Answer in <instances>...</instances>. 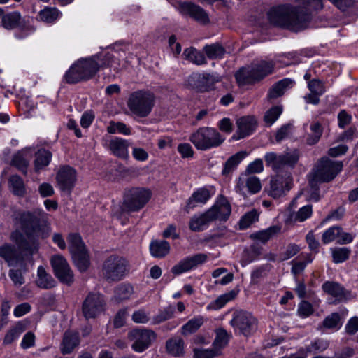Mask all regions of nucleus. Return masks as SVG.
I'll return each instance as SVG.
<instances>
[{
  "mask_svg": "<svg viewBox=\"0 0 358 358\" xmlns=\"http://www.w3.org/2000/svg\"><path fill=\"white\" fill-rule=\"evenodd\" d=\"M329 347V342L321 339V338H317L311 343L306 346V353L310 354H316L319 352H322L326 349H327Z\"/></svg>",
  "mask_w": 358,
  "mask_h": 358,
  "instance_id": "603ef678",
  "label": "nucleus"
},
{
  "mask_svg": "<svg viewBox=\"0 0 358 358\" xmlns=\"http://www.w3.org/2000/svg\"><path fill=\"white\" fill-rule=\"evenodd\" d=\"M231 335L229 334L224 329L220 328L216 330V336L213 343L215 349L219 350L220 354L221 350L227 345Z\"/></svg>",
  "mask_w": 358,
  "mask_h": 358,
  "instance_id": "49530a36",
  "label": "nucleus"
},
{
  "mask_svg": "<svg viewBox=\"0 0 358 358\" xmlns=\"http://www.w3.org/2000/svg\"><path fill=\"white\" fill-rule=\"evenodd\" d=\"M212 195L213 194L206 187L196 188L186 201L184 210L188 213L195 207L206 204L212 197Z\"/></svg>",
  "mask_w": 358,
  "mask_h": 358,
  "instance_id": "412c9836",
  "label": "nucleus"
},
{
  "mask_svg": "<svg viewBox=\"0 0 358 358\" xmlns=\"http://www.w3.org/2000/svg\"><path fill=\"white\" fill-rule=\"evenodd\" d=\"M313 214V207L310 204H307L299 209L296 215L295 220L302 222L310 218Z\"/></svg>",
  "mask_w": 358,
  "mask_h": 358,
  "instance_id": "bf43d9fd",
  "label": "nucleus"
},
{
  "mask_svg": "<svg viewBox=\"0 0 358 358\" xmlns=\"http://www.w3.org/2000/svg\"><path fill=\"white\" fill-rule=\"evenodd\" d=\"M263 247L258 242H253L248 248H245L242 253L241 264L243 267L259 259L262 255Z\"/></svg>",
  "mask_w": 358,
  "mask_h": 358,
  "instance_id": "b1692460",
  "label": "nucleus"
},
{
  "mask_svg": "<svg viewBox=\"0 0 358 358\" xmlns=\"http://www.w3.org/2000/svg\"><path fill=\"white\" fill-rule=\"evenodd\" d=\"M8 186L12 194L18 197H24L27 188L24 180L17 174L12 175L8 178Z\"/></svg>",
  "mask_w": 358,
  "mask_h": 358,
  "instance_id": "f704fd0d",
  "label": "nucleus"
},
{
  "mask_svg": "<svg viewBox=\"0 0 358 358\" xmlns=\"http://www.w3.org/2000/svg\"><path fill=\"white\" fill-rule=\"evenodd\" d=\"M183 54L186 59L196 65H203L207 63L205 55L194 47L186 48Z\"/></svg>",
  "mask_w": 358,
  "mask_h": 358,
  "instance_id": "79ce46f5",
  "label": "nucleus"
},
{
  "mask_svg": "<svg viewBox=\"0 0 358 358\" xmlns=\"http://www.w3.org/2000/svg\"><path fill=\"white\" fill-rule=\"evenodd\" d=\"M133 293L134 287L131 284L124 282L121 283L115 289V299L118 302L127 300Z\"/></svg>",
  "mask_w": 358,
  "mask_h": 358,
  "instance_id": "4c0bfd02",
  "label": "nucleus"
},
{
  "mask_svg": "<svg viewBox=\"0 0 358 358\" xmlns=\"http://www.w3.org/2000/svg\"><path fill=\"white\" fill-rule=\"evenodd\" d=\"M274 68L273 62L266 60L262 61L252 68L242 66L235 73V80L239 87L254 85L272 74Z\"/></svg>",
  "mask_w": 358,
  "mask_h": 358,
  "instance_id": "20e7f679",
  "label": "nucleus"
},
{
  "mask_svg": "<svg viewBox=\"0 0 358 358\" xmlns=\"http://www.w3.org/2000/svg\"><path fill=\"white\" fill-rule=\"evenodd\" d=\"M50 265L55 276L61 283L68 286L72 285L74 281V274L63 255H52L50 259Z\"/></svg>",
  "mask_w": 358,
  "mask_h": 358,
  "instance_id": "2eb2a0df",
  "label": "nucleus"
},
{
  "mask_svg": "<svg viewBox=\"0 0 358 358\" xmlns=\"http://www.w3.org/2000/svg\"><path fill=\"white\" fill-rule=\"evenodd\" d=\"M76 169L69 165H61L56 173L55 181L57 187L62 193L71 194L77 181Z\"/></svg>",
  "mask_w": 358,
  "mask_h": 358,
  "instance_id": "4468645a",
  "label": "nucleus"
},
{
  "mask_svg": "<svg viewBox=\"0 0 358 358\" xmlns=\"http://www.w3.org/2000/svg\"><path fill=\"white\" fill-rule=\"evenodd\" d=\"M152 192L143 187H130L124 189L122 202L120 207L121 213L131 214L141 211L152 198Z\"/></svg>",
  "mask_w": 358,
  "mask_h": 358,
  "instance_id": "7ed1b4c3",
  "label": "nucleus"
},
{
  "mask_svg": "<svg viewBox=\"0 0 358 358\" xmlns=\"http://www.w3.org/2000/svg\"><path fill=\"white\" fill-rule=\"evenodd\" d=\"M66 239L73 264L79 272H86L91 266L90 255L81 235L78 232H70Z\"/></svg>",
  "mask_w": 358,
  "mask_h": 358,
  "instance_id": "39448f33",
  "label": "nucleus"
},
{
  "mask_svg": "<svg viewBox=\"0 0 358 358\" xmlns=\"http://www.w3.org/2000/svg\"><path fill=\"white\" fill-rule=\"evenodd\" d=\"M231 214V208L229 207L228 211L226 213H221L219 208L209 209L205 213L201 214L199 216H193L189 222V228L191 231L194 232L202 231L205 229V226L208 225L209 222L219 219L222 221H227Z\"/></svg>",
  "mask_w": 358,
  "mask_h": 358,
  "instance_id": "ddd939ff",
  "label": "nucleus"
},
{
  "mask_svg": "<svg viewBox=\"0 0 358 358\" xmlns=\"http://www.w3.org/2000/svg\"><path fill=\"white\" fill-rule=\"evenodd\" d=\"M60 13L55 7H45L38 13V17L43 22L52 23L59 17Z\"/></svg>",
  "mask_w": 358,
  "mask_h": 358,
  "instance_id": "09e8293b",
  "label": "nucleus"
},
{
  "mask_svg": "<svg viewBox=\"0 0 358 358\" xmlns=\"http://www.w3.org/2000/svg\"><path fill=\"white\" fill-rule=\"evenodd\" d=\"M76 62L86 82L93 79L100 71L99 63L96 61V56L80 57Z\"/></svg>",
  "mask_w": 358,
  "mask_h": 358,
  "instance_id": "4be33fe9",
  "label": "nucleus"
},
{
  "mask_svg": "<svg viewBox=\"0 0 358 358\" xmlns=\"http://www.w3.org/2000/svg\"><path fill=\"white\" fill-rule=\"evenodd\" d=\"M264 170V164L262 159H256L253 162H250L247 168L246 172L249 174L259 173Z\"/></svg>",
  "mask_w": 358,
  "mask_h": 358,
  "instance_id": "69168bd1",
  "label": "nucleus"
},
{
  "mask_svg": "<svg viewBox=\"0 0 358 358\" xmlns=\"http://www.w3.org/2000/svg\"><path fill=\"white\" fill-rule=\"evenodd\" d=\"M342 227L339 225H334L327 229L322 236V242L324 244H329L336 238L339 235V231H341Z\"/></svg>",
  "mask_w": 358,
  "mask_h": 358,
  "instance_id": "8fccbe9b",
  "label": "nucleus"
},
{
  "mask_svg": "<svg viewBox=\"0 0 358 358\" xmlns=\"http://www.w3.org/2000/svg\"><path fill=\"white\" fill-rule=\"evenodd\" d=\"M155 103V96L148 90H138L131 92L127 104L130 112L141 118L147 117Z\"/></svg>",
  "mask_w": 358,
  "mask_h": 358,
  "instance_id": "0eeeda50",
  "label": "nucleus"
},
{
  "mask_svg": "<svg viewBox=\"0 0 358 358\" xmlns=\"http://www.w3.org/2000/svg\"><path fill=\"white\" fill-rule=\"evenodd\" d=\"M101 272L108 282H119L124 280L129 273L130 263L126 257L112 254L103 262Z\"/></svg>",
  "mask_w": 358,
  "mask_h": 358,
  "instance_id": "423d86ee",
  "label": "nucleus"
},
{
  "mask_svg": "<svg viewBox=\"0 0 358 358\" xmlns=\"http://www.w3.org/2000/svg\"><path fill=\"white\" fill-rule=\"evenodd\" d=\"M150 255L155 258H164L170 252L171 246L166 240H153L150 243Z\"/></svg>",
  "mask_w": 358,
  "mask_h": 358,
  "instance_id": "2f4dec72",
  "label": "nucleus"
},
{
  "mask_svg": "<svg viewBox=\"0 0 358 358\" xmlns=\"http://www.w3.org/2000/svg\"><path fill=\"white\" fill-rule=\"evenodd\" d=\"M301 248L299 245L296 243H289L287 246L286 247V249L284 252H282L278 255V261L279 262H284L287 261L296 255H297Z\"/></svg>",
  "mask_w": 358,
  "mask_h": 358,
  "instance_id": "5fc2aeb1",
  "label": "nucleus"
},
{
  "mask_svg": "<svg viewBox=\"0 0 358 358\" xmlns=\"http://www.w3.org/2000/svg\"><path fill=\"white\" fill-rule=\"evenodd\" d=\"M27 324L24 322H18L13 328H11L6 334L3 343L10 344L15 341L19 336L26 330Z\"/></svg>",
  "mask_w": 358,
  "mask_h": 358,
  "instance_id": "ea45409f",
  "label": "nucleus"
},
{
  "mask_svg": "<svg viewBox=\"0 0 358 358\" xmlns=\"http://www.w3.org/2000/svg\"><path fill=\"white\" fill-rule=\"evenodd\" d=\"M245 152L240 151L229 157L223 165L222 175L225 177L229 176L234 171L237 169L238 166L245 157Z\"/></svg>",
  "mask_w": 358,
  "mask_h": 358,
  "instance_id": "473e14b6",
  "label": "nucleus"
},
{
  "mask_svg": "<svg viewBox=\"0 0 358 358\" xmlns=\"http://www.w3.org/2000/svg\"><path fill=\"white\" fill-rule=\"evenodd\" d=\"M38 279L36 285L41 289H51L56 285V281L46 272L43 266H39L37 269Z\"/></svg>",
  "mask_w": 358,
  "mask_h": 358,
  "instance_id": "e433bc0d",
  "label": "nucleus"
},
{
  "mask_svg": "<svg viewBox=\"0 0 358 358\" xmlns=\"http://www.w3.org/2000/svg\"><path fill=\"white\" fill-rule=\"evenodd\" d=\"M237 129L231 138L238 141L253 134L257 127V120L255 115H244L236 120Z\"/></svg>",
  "mask_w": 358,
  "mask_h": 358,
  "instance_id": "f3484780",
  "label": "nucleus"
},
{
  "mask_svg": "<svg viewBox=\"0 0 358 358\" xmlns=\"http://www.w3.org/2000/svg\"><path fill=\"white\" fill-rule=\"evenodd\" d=\"M177 150L182 159L192 158L194 151L192 145L188 143H181L178 145Z\"/></svg>",
  "mask_w": 358,
  "mask_h": 358,
  "instance_id": "e2e57ef3",
  "label": "nucleus"
},
{
  "mask_svg": "<svg viewBox=\"0 0 358 358\" xmlns=\"http://www.w3.org/2000/svg\"><path fill=\"white\" fill-rule=\"evenodd\" d=\"M129 337L135 340L131 345L132 349L137 352H142L148 348L156 335L150 330L135 329L129 334Z\"/></svg>",
  "mask_w": 358,
  "mask_h": 358,
  "instance_id": "6ab92c4d",
  "label": "nucleus"
},
{
  "mask_svg": "<svg viewBox=\"0 0 358 358\" xmlns=\"http://www.w3.org/2000/svg\"><path fill=\"white\" fill-rule=\"evenodd\" d=\"M294 81L289 78H283L274 83L267 92L268 100L276 99L285 94L286 89L292 87Z\"/></svg>",
  "mask_w": 358,
  "mask_h": 358,
  "instance_id": "c85d7f7f",
  "label": "nucleus"
},
{
  "mask_svg": "<svg viewBox=\"0 0 358 358\" xmlns=\"http://www.w3.org/2000/svg\"><path fill=\"white\" fill-rule=\"evenodd\" d=\"M238 291L232 289L218 296L208 306V310H218L223 308L229 301L234 300L238 295Z\"/></svg>",
  "mask_w": 358,
  "mask_h": 358,
  "instance_id": "c9c22d12",
  "label": "nucleus"
},
{
  "mask_svg": "<svg viewBox=\"0 0 358 358\" xmlns=\"http://www.w3.org/2000/svg\"><path fill=\"white\" fill-rule=\"evenodd\" d=\"M93 56H96V59L99 63L100 70L110 67L114 58L113 55L110 52H100Z\"/></svg>",
  "mask_w": 358,
  "mask_h": 358,
  "instance_id": "6e6d98bb",
  "label": "nucleus"
},
{
  "mask_svg": "<svg viewBox=\"0 0 358 358\" xmlns=\"http://www.w3.org/2000/svg\"><path fill=\"white\" fill-rule=\"evenodd\" d=\"M323 326L327 329H338L342 325L340 315H329L323 321Z\"/></svg>",
  "mask_w": 358,
  "mask_h": 358,
  "instance_id": "13d9d810",
  "label": "nucleus"
},
{
  "mask_svg": "<svg viewBox=\"0 0 358 358\" xmlns=\"http://www.w3.org/2000/svg\"><path fill=\"white\" fill-rule=\"evenodd\" d=\"M17 222L20 231L12 234V238L17 245L6 243L0 246V257L8 266L29 259L38 251L39 240L46 239L50 233L48 221L34 211L23 210L19 213Z\"/></svg>",
  "mask_w": 358,
  "mask_h": 358,
  "instance_id": "f257e3e1",
  "label": "nucleus"
},
{
  "mask_svg": "<svg viewBox=\"0 0 358 358\" xmlns=\"http://www.w3.org/2000/svg\"><path fill=\"white\" fill-rule=\"evenodd\" d=\"M259 213L256 209L245 213L238 222L239 229L245 230L259 220Z\"/></svg>",
  "mask_w": 358,
  "mask_h": 358,
  "instance_id": "a18cd8bd",
  "label": "nucleus"
},
{
  "mask_svg": "<svg viewBox=\"0 0 358 358\" xmlns=\"http://www.w3.org/2000/svg\"><path fill=\"white\" fill-rule=\"evenodd\" d=\"M220 81L216 73L194 71L188 76L186 83L189 89L198 93H206L214 91L216 83Z\"/></svg>",
  "mask_w": 358,
  "mask_h": 358,
  "instance_id": "9b49d317",
  "label": "nucleus"
},
{
  "mask_svg": "<svg viewBox=\"0 0 358 358\" xmlns=\"http://www.w3.org/2000/svg\"><path fill=\"white\" fill-rule=\"evenodd\" d=\"M32 20L29 16L22 17L20 12L14 10L3 13L1 26L6 30H17L15 37L24 39L34 31Z\"/></svg>",
  "mask_w": 358,
  "mask_h": 358,
  "instance_id": "6e6552de",
  "label": "nucleus"
},
{
  "mask_svg": "<svg viewBox=\"0 0 358 358\" xmlns=\"http://www.w3.org/2000/svg\"><path fill=\"white\" fill-rule=\"evenodd\" d=\"M246 187L250 194H255L258 193L262 188L259 178L257 176L248 177L246 180Z\"/></svg>",
  "mask_w": 358,
  "mask_h": 358,
  "instance_id": "052dcab7",
  "label": "nucleus"
},
{
  "mask_svg": "<svg viewBox=\"0 0 358 358\" xmlns=\"http://www.w3.org/2000/svg\"><path fill=\"white\" fill-rule=\"evenodd\" d=\"M293 187V177L289 171H278L272 176L268 187H265L268 195L274 199L285 196Z\"/></svg>",
  "mask_w": 358,
  "mask_h": 358,
  "instance_id": "f8f14e48",
  "label": "nucleus"
},
{
  "mask_svg": "<svg viewBox=\"0 0 358 358\" xmlns=\"http://www.w3.org/2000/svg\"><path fill=\"white\" fill-rule=\"evenodd\" d=\"M80 339L78 332L66 331L63 336L60 350L63 355L70 354L80 345Z\"/></svg>",
  "mask_w": 358,
  "mask_h": 358,
  "instance_id": "393cba45",
  "label": "nucleus"
},
{
  "mask_svg": "<svg viewBox=\"0 0 358 358\" xmlns=\"http://www.w3.org/2000/svg\"><path fill=\"white\" fill-rule=\"evenodd\" d=\"M338 126L340 129H345L352 120V115L345 110H341L337 116Z\"/></svg>",
  "mask_w": 358,
  "mask_h": 358,
  "instance_id": "0e129e2a",
  "label": "nucleus"
},
{
  "mask_svg": "<svg viewBox=\"0 0 358 358\" xmlns=\"http://www.w3.org/2000/svg\"><path fill=\"white\" fill-rule=\"evenodd\" d=\"M129 144L127 141L120 137H115L109 142V149L111 153L122 159H127L129 157Z\"/></svg>",
  "mask_w": 358,
  "mask_h": 358,
  "instance_id": "a878e982",
  "label": "nucleus"
},
{
  "mask_svg": "<svg viewBox=\"0 0 358 358\" xmlns=\"http://www.w3.org/2000/svg\"><path fill=\"white\" fill-rule=\"evenodd\" d=\"M220 355L219 350L215 349L213 347L211 349H194V358H213Z\"/></svg>",
  "mask_w": 358,
  "mask_h": 358,
  "instance_id": "4d7b16f0",
  "label": "nucleus"
},
{
  "mask_svg": "<svg viewBox=\"0 0 358 358\" xmlns=\"http://www.w3.org/2000/svg\"><path fill=\"white\" fill-rule=\"evenodd\" d=\"M322 289L324 292L340 300L346 299L348 294L342 285L334 281H325L322 285Z\"/></svg>",
  "mask_w": 358,
  "mask_h": 358,
  "instance_id": "7c9ffc66",
  "label": "nucleus"
},
{
  "mask_svg": "<svg viewBox=\"0 0 358 358\" xmlns=\"http://www.w3.org/2000/svg\"><path fill=\"white\" fill-rule=\"evenodd\" d=\"M62 81V83L71 85L86 82L83 73L78 68L76 60L71 64L69 68L65 71Z\"/></svg>",
  "mask_w": 358,
  "mask_h": 358,
  "instance_id": "bb28decb",
  "label": "nucleus"
},
{
  "mask_svg": "<svg viewBox=\"0 0 358 358\" xmlns=\"http://www.w3.org/2000/svg\"><path fill=\"white\" fill-rule=\"evenodd\" d=\"M106 305L104 295L90 292L83 302L82 313H102L105 311Z\"/></svg>",
  "mask_w": 358,
  "mask_h": 358,
  "instance_id": "aec40b11",
  "label": "nucleus"
},
{
  "mask_svg": "<svg viewBox=\"0 0 358 358\" xmlns=\"http://www.w3.org/2000/svg\"><path fill=\"white\" fill-rule=\"evenodd\" d=\"M52 154L44 148H39L35 152V159L34 161L35 172L38 173L48 166L52 161Z\"/></svg>",
  "mask_w": 358,
  "mask_h": 358,
  "instance_id": "c756f323",
  "label": "nucleus"
},
{
  "mask_svg": "<svg viewBox=\"0 0 358 358\" xmlns=\"http://www.w3.org/2000/svg\"><path fill=\"white\" fill-rule=\"evenodd\" d=\"M11 164L16 167L24 175H27L29 166V162L24 158L22 154L17 152L11 160Z\"/></svg>",
  "mask_w": 358,
  "mask_h": 358,
  "instance_id": "864d4df0",
  "label": "nucleus"
},
{
  "mask_svg": "<svg viewBox=\"0 0 358 358\" xmlns=\"http://www.w3.org/2000/svg\"><path fill=\"white\" fill-rule=\"evenodd\" d=\"M306 242L308 245L309 249L317 254L319 252L320 243L315 237L313 232L309 231L306 236Z\"/></svg>",
  "mask_w": 358,
  "mask_h": 358,
  "instance_id": "338daca9",
  "label": "nucleus"
},
{
  "mask_svg": "<svg viewBox=\"0 0 358 358\" xmlns=\"http://www.w3.org/2000/svg\"><path fill=\"white\" fill-rule=\"evenodd\" d=\"M179 11L182 15L189 16L201 24L209 23L210 20L206 11L193 2H181L179 4Z\"/></svg>",
  "mask_w": 358,
  "mask_h": 358,
  "instance_id": "a211bd4d",
  "label": "nucleus"
},
{
  "mask_svg": "<svg viewBox=\"0 0 358 358\" xmlns=\"http://www.w3.org/2000/svg\"><path fill=\"white\" fill-rule=\"evenodd\" d=\"M332 261L335 264H341L349 259L351 249L347 247L331 248Z\"/></svg>",
  "mask_w": 358,
  "mask_h": 358,
  "instance_id": "37998d69",
  "label": "nucleus"
},
{
  "mask_svg": "<svg viewBox=\"0 0 358 358\" xmlns=\"http://www.w3.org/2000/svg\"><path fill=\"white\" fill-rule=\"evenodd\" d=\"M231 324L245 336H248L257 328L256 319L252 315H236L231 320Z\"/></svg>",
  "mask_w": 358,
  "mask_h": 358,
  "instance_id": "5701e85b",
  "label": "nucleus"
},
{
  "mask_svg": "<svg viewBox=\"0 0 358 358\" xmlns=\"http://www.w3.org/2000/svg\"><path fill=\"white\" fill-rule=\"evenodd\" d=\"M203 323V318L201 316L194 317L182 326V333L184 335L190 334L196 331Z\"/></svg>",
  "mask_w": 358,
  "mask_h": 358,
  "instance_id": "3c124183",
  "label": "nucleus"
},
{
  "mask_svg": "<svg viewBox=\"0 0 358 358\" xmlns=\"http://www.w3.org/2000/svg\"><path fill=\"white\" fill-rule=\"evenodd\" d=\"M184 341L180 337H173L166 341V352L175 357H182L185 354Z\"/></svg>",
  "mask_w": 358,
  "mask_h": 358,
  "instance_id": "72a5a7b5",
  "label": "nucleus"
},
{
  "mask_svg": "<svg viewBox=\"0 0 358 358\" xmlns=\"http://www.w3.org/2000/svg\"><path fill=\"white\" fill-rule=\"evenodd\" d=\"M283 112V107L281 105L273 106L266 111L264 115V121L266 127L273 125L280 117Z\"/></svg>",
  "mask_w": 358,
  "mask_h": 358,
  "instance_id": "a19ab883",
  "label": "nucleus"
},
{
  "mask_svg": "<svg viewBox=\"0 0 358 358\" xmlns=\"http://www.w3.org/2000/svg\"><path fill=\"white\" fill-rule=\"evenodd\" d=\"M281 227L279 225H272L269 227L255 231L250 234L249 238L252 241H258L265 245L269 240L280 234Z\"/></svg>",
  "mask_w": 358,
  "mask_h": 358,
  "instance_id": "cd10ccee",
  "label": "nucleus"
},
{
  "mask_svg": "<svg viewBox=\"0 0 358 358\" xmlns=\"http://www.w3.org/2000/svg\"><path fill=\"white\" fill-rule=\"evenodd\" d=\"M203 51L210 59H222L226 53L224 48L219 43L206 45L203 48Z\"/></svg>",
  "mask_w": 358,
  "mask_h": 358,
  "instance_id": "58836bf2",
  "label": "nucleus"
},
{
  "mask_svg": "<svg viewBox=\"0 0 358 358\" xmlns=\"http://www.w3.org/2000/svg\"><path fill=\"white\" fill-rule=\"evenodd\" d=\"M106 130L110 134H120L129 136L131 134V127L122 122L110 121Z\"/></svg>",
  "mask_w": 358,
  "mask_h": 358,
  "instance_id": "de8ad7c7",
  "label": "nucleus"
},
{
  "mask_svg": "<svg viewBox=\"0 0 358 358\" xmlns=\"http://www.w3.org/2000/svg\"><path fill=\"white\" fill-rule=\"evenodd\" d=\"M264 160L267 166H271L272 169L276 172L280 171V164H278L279 155L278 156L275 152H266L264 156Z\"/></svg>",
  "mask_w": 358,
  "mask_h": 358,
  "instance_id": "680f3d73",
  "label": "nucleus"
},
{
  "mask_svg": "<svg viewBox=\"0 0 358 358\" xmlns=\"http://www.w3.org/2000/svg\"><path fill=\"white\" fill-rule=\"evenodd\" d=\"M321 0H304L303 5L282 3L273 6L267 15L275 27L298 33L306 29L313 18V10L322 9Z\"/></svg>",
  "mask_w": 358,
  "mask_h": 358,
  "instance_id": "f03ea898",
  "label": "nucleus"
},
{
  "mask_svg": "<svg viewBox=\"0 0 358 358\" xmlns=\"http://www.w3.org/2000/svg\"><path fill=\"white\" fill-rule=\"evenodd\" d=\"M95 118L94 113L93 110H87L85 111L80 119V125L84 129L89 128L92 124Z\"/></svg>",
  "mask_w": 358,
  "mask_h": 358,
  "instance_id": "774afa93",
  "label": "nucleus"
},
{
  "mask_svg": "<svg viewBox=\"0 0 358 358\" xmlns=\"http://www.w3.org/2000/svg\"><path fill=\"white\" fill-rule=\"evenodd\" d=\"M207 260L208 255L205 253H196L186 256L174 265L171 271L174 275L178 276L196 269L199 266L206 263Z\"/></svg>",
  "mask_w": 358,
  "mask_h": 358,
  "instance_id": "dca6fc26",
  "label": "nucleus"
},
{
  "mask_svg": "<svg viewBox=\"0 0 358 358\" xmlns=\"http://www.w3.org/2000/svg\"><path fill=\"white\" fill-rule=\"evenodd\" d=\"M299 159V154L295 151L287 152L285 155H279L278 164H280V171H284V166H287L294 169Z\"/></svg>",
  "mask_w": 358,
  "mask_h": 358,
  "instance_id": "c03bdc74",
  "label": "nucleus"
},
{
  "mask_svg": "<svg viewBox=\"0 0 358 358\" xmlns=\"http://www.w3.org/2000/svg\"><path fill=\"white\" fill-rule=\"evenodd\" d=\"M189 141L199 150H208L218 148L225 141V137L213 127H199L189 136Z\"/></svg>",
  "mask_w": 358,
  "mask_h": 358,
  "instance_id": "1a4fd4ad",
  "label": "nucleus"
},
{
  "mask_svg": "<svg viewBox=\"0 0 358 358\" xmlns=\"http://www.w3.org/2000/svg\"><path fill=\"white\" fill-rule=\"evenodd\" d=\"M343 162L334 161L327 157H321L315 166V171L310 182L319 183L332 181L343 169Z\"/></svg>",
  "mask_w": 358,
  "mask_h": 358,
  "instance_id": "9d476101",
  "label": "nucleus"
}]
</instances>
